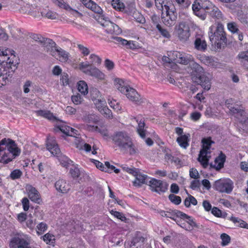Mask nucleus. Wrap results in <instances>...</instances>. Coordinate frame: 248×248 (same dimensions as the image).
Wrapping results in <instances>:
<instances>
[{"instance_id":"nucleus-1","label":"nucleus","mask_w":248,"mask_h":248,"mask_svg":"<svg viewBox=\"0 0 248 248\" xmlns=\"http://www.w3.org/2000/svg\"><path fill=\"white\" fill-rule=\"evenodd\" d=\"M194 14L202 20H205L208 14L212 18L221 19L223 15L219 9L208 0H195L192 4Z\"/></svg>"},{"instance_id":"nucleus-2","label":"nucleus","mask_w":248,"mask_h":248,"mask_svg":"<svg viewBox=\"0 0 248 248\" xmlns=\"http://www.w3.org/2000/svg\"><path fill=\"white\" fill-rule=\"evenodd\" d=\"M20 153V150L15 142L10 139L0 141V162L7 164Z\"/></svg>"},{"instance_id":"nucleus-3","label":"nucleus","mask_w":248,"mask_h":248,"mask_svg":"<svg viewBox=\"0 0 248 248\" xmlns=\"http://www.w3.org/2000/svg\"><path fill=\"white\" fill-rule=\"evenodd\" d=\"M188 69L194 82L200 85L205 90L208 91L211 88V78L209 74H204L201 66L193 60L189 63Z\"/></svg>"},{"instance_id":"nucleus-4","label":"nucleus","mask_w":248,"mask_h":248,"mask_svg":"<svg viewBox=\"0 0 248 248\" xmlns=\"http://www.w3.org/2000/svg\"><path fill=\"white\" fill-rule=\"evenodd\" d=\"M112 141L120 150L124 153L132 155L137 153L132 140L128 133L124 131H119L115 133L112 136Z\"/></svg>"},{"instance_id":"nucleus-5","label":"nucleus","mask_w":248,"mask_h":248,"mask_svg":"<svg viewBox=\"0 0 248 248\" xmlns=\"http://www.w3.org/2000/svg\"><path fill=\"white\" fill-rule=\"evenodd\" d=\"M209 32V38L212 46L216 49L224 47L227 43V37L222 24L211 26Z\"/></svg>"},{"instance_id":"nucleus-6","label":"nucleus","mask_w":248,"mask_h":248,"mask_svg":"<svg viewBox=\"0 0 248 248\" xmlns=\"http://www.w3.org/2000/svg\"><path fill=\"white\" fill-rule=\"evenodd\" d=\"M225 105L229 109V115L234 117L240 124H245L248 120V115L242 105L234 103L232 99L225 101Z\"/></svg>"},{"instance_id":"nucleus-7","label":"nucleus","mask_w":248,"mask_h":248,"mask_svg":"<svg viewBox=\"0 0 248 248\" xmlns=\"http://www.w3.org/2000/svg\"><path fill=\"white\" fill-rule=\"evenodd\" d=\"M202 142V148L200 152L198 160L200 162L203 168H206L209 165V159L210 156L208 155L210 153L209 151L211 148L212 143L214 142L211 140V138L207 139L203 138Z\"/></svg>"},{"instance_id":"nucleus-8","label":"nucleus","mask_w":248,"mask_h":248,"mask_svg":"<svg viewBox=\"0 0 248 248\" xmlns=\"http://www.w3.org/2000/svg\"><path fill=\"white\" fill-rule=\"evenodd\" d=\"M78 68L84 74L93 77L98 80H103L105 78V74L88 62H80L78 64Z\"/></svg>"},{"instance_id":"nucleus-9","label":"nucleus","mask_w":248,"mask_h":248,"mask_svg":"<svg viewBox=\"0 0 248 248\" xmlns=\"http://www.w3.org/2000/svg\"><path fill=\"white\" fill-rule=\"evenodd\" d=\"M214 187L221 193L230 194L233 188V183L230 179H220L215 182Z\"/></svg>"},{"instance_id":"nucleus-10","label":"nucleus","mask_w":248,"mask_h":248,"mask_svg":"<svg viewBox=\"0 0 248 248\" xmlns=\"http://www.w3.org/2000/svg\"><path fill=\"white\" fill-rule=\"evenodd\" d=\"M173 7L169 9L162 10V19L164 24L168 26H171L175 24L177 19V13L173 10Z\"/></svg>"},{"instance_id":"nucleus-11","label":"nucleus","mask_w":248,"mask_h":248,"mask_svg":"<svg viewBox=\"0 0 248 248\" xmlns=\"http://www.w3.org/2000/svg\"><path fill=\"white\" fill-rule=\"evenodd\" d=\"M99 20L101 25L105 28L108 33L119 34L122 32L121 29L118 25L107 20L104 15L101 16V18Z\"/></svg>"},{"instance_id":"nucleus-12","label":"nucleus","mask_w":248,"mask_h":248,"mask_svg":"<svg viewBox=\"0 0 248 248\" xmlns=\"http://www.w3.org/2000/svg\"><path fill=\"white\" fill-rule=\"evenodd\" d=\"M150 189L159 194L165 192L168 189V184L160 180L151 179L148 182Z\"/></svg>"},{"instance_id":"nucleus-13","label":"nucleus","mask_w":248,"mask_h":248,"mask_svg":"<svg viewBox=\"0 0 248 248\" xmlns=\"http://www.w3.org/2000/svg\"><path fill=\"white\" fill-rule=\"evenodd\" d=\"M125 90L126 91L123 93L131 101L137 105H140L144 102V99L140 97V95L134 88L128 86Z\"/></svg>"},{"instance_id":"nucleus-14","label":"nucleus","mask_w":248,"mask_h":248,"mask_svg":"<svg viewBox=\"0 0 248 248\" xmlns=\"http://www.w3.org/2000/svg\"><path fill=\"white\" fill-rule=\"evenodd\" d=\"M91 98L99 111L106 106V100L101 97L99 92L96 89L91 92Z\"/></svg>"},{"instance_id":"nucleus-15","label":"nucleus","mask_w":248,"mask_h":248,"mask_svg":"<svg viewBox=\"0 0 248 248\" xmlns=\"http://www.w3.org/2000/svg\"><path fill=\"white\" fill-rule=\"evenodd\" d=\"M44 50L51 56L56 57V51L59 46L52 39L46 38L42 44Z\"/></svg>"},{"instance_id":"nucleus-16","label":"nucleus","mask_w":248,"mask_h":248,"mask_svg":"<svg viewBox=\"0 0 248 248\" xmlns=\"http://www.w3.org/2000/svg\"><path fill=\"white\" fill-rule=\"evenodd\" d=\"M17 58L15 55L11 54V56L7 59L5 64L3 63L4 67V70H7L8 72H11L13 74L14 71L17 67L18 64Z\"/></svg>"},{"instance_id":"nucleus-17","label":"nucleus","mask_w":248,"mask_h":248,"mask_svg":"<svg viewBox=\"0 0 248 248\" xmlns=\"http://www.w3.org/2000/svg\"><path fill=\"white\" fill-rule=\"evenodd\" d=\"M177 33L179 39L182 42L186 41L190 36L188 28L183 23L179 25L177 29Z\"/></svg>"},{"instance_id":"nucleus-18","label":"nucleus","mask_w":248,"mask_h":248,"mask_svg":"<svg viewBox=\"0 0 248 248\" xmlns=\"http://www.w3.org/2000/svg\"><path fill=\"white\" fill-rule=\"evenodd\" d=\"M46 147L47 150L53 155L58 156L61 153L60 149L53 137H49L47 138Z\"/></svg>"},{"instance_id":"nucleus-19","label":"nucleus","mask_w":248,"mask_h":248,"mask_svg":"<svg viewBox=\"0 0 248 248\" xmlns=\"http://www.w3.org/2000/svg\"><path fill=\"white\" fill-rule=\"evenodd\" d=\"M54 130L56 132L61 131L65 135L71 137L74 136V134H76V132H77V130L66 125L63 122H61L60 124H58Z\"/></svg>"},{"instance_id":"nucleus-20","label":"nucleus","mask_w":248,"mask_h":248,"mask_svg":"<svg viewBox=\"0 0 248 248\" xmlns=\"http://www.w3.org/2000/svg\"><path fill=\"white\" fill-rule=\"evenodd\" d=\"M25 11V13L33 16L34 18L40 19L41 14L40 8L36 5H27L22 9Z\"/></svg>"},{"instance_id":"nucleus-21","label":"nucleus","mask_w":248,"mask_h":248,"mask_svg":"<svg viewBox=\"0 0 248 248\" xmlns=\"http://www.w3.org/2000/svg\"><path fill=\"white\" fill-rule=\"evenodd\" d=\"M26 189L30 199L32 202L39 203L40 200V194L36 188L31 185H28L26 186Z\"/></svg>"},{"instance_id":"nucleus-22","label":"nucleus","mask_w":248,"mask_h":248,"mask_svg":"<svg viewBox=\"0 0 248 248\" xmlns=\"http://www.w3.org/2000/svg\"><path fill=\"white\" fill-rule=\"evenodd\" d=\"M236 59L244 65L248 63V44L246 43L242 46V50L238 54Z\"/></svg>"},{"instance_id":"nucleus-23","label":"nucleus","mask_w":248,"mask_h":248,"mask_svg":"<svg viewBox=\"0 0 248 248\" xmlns=\"http://www.w3.org/2000/svg\"><path fill=\"white\" fill-rule=\"evenodd\" d=\"M55 186L57 191L63 194L67 193L70 189L69 184L63 179L57 181Z\"/></svg>"},{"instance_id":"nucleus-24","label":"nucleus","mask_w":248,"mask_h":248,"mask_svg":"<svg viewBox=\"0 0 248 248\" xmlns=\"http://www.w3.org/2000/svg\"><path fill=\"white\" fill-rule=\"evenodd\" d=\"M226 160V155L222 153L216 158L214 163H211V168H215L216 170H220L224 167V164Z\"/></svg>"},{"instance_id":"nucleus-25","label":"nucleus","mask_w":248,"mask_h":248,"mask_svg":"<svg viewBox=\"0 0 248 248\" xmlns=\"http://www.w3.org/2000/svg\"><path fill=\"white\" fill-rule=\"evenodd\" d=\"M70 57L69 53L66 51L64 50L60 46L57 49L56 51V59L62 62H67Z\"/></svg>"},{"instance_id":"nucleus-26","label":"nucleus","mask_w":248,"mask_h":248,"mask_svg":"<svg viewBox=\"0 0 248 248\" xmlns=\"http://www.w3.org/2000/svg\"><path fill=\"white\" fill-rule=\"evenodd\" d=\"M112 38L115 41V42L126 46L127 48L134 49L137 48V46L132 41H128L121 37L117 36L112 37Z\"/></svg>"},{"instance_id":"nucleus-27","label":"nucleus","mask_w":248,"mask_h":248,"mask_svg":"<svg viewBox=\"0 0 248 248\" xmlns=\"http://www.w3.org/2000/svg\"><path fill=\"white\" fill-rule=\"evenodd\" d=\"M189 134H186L184 135H181V136H179L176 139V141L178 143L179 145L184 149H186L189 146Z\"/></svg>"},{"instance_id":"nucleus-28","label":"nucleus","mask_w":248,"mask_h":248,"mask_svg":"<svg viewBox=\"0 0 248 248\" xmlns=\"http://www.w3.org/2000/svg\"><path fill=\"white\" fill-rule=\"evenodd\" d=\"M155 4L157 8L161 11L170 7H173L170 0H155Z\"/></svg>"},{"instance_id":"nucleus-29","label":"nucleus","mask_w":248,"mask_h":248,"mask_svg":"<svg viewBox=\"0 0 248 248\" xmlns=\"http://www.w3.org/2000/svg\"><path fill=\"white\" fill-rule=\"evenodd\" d=\"M52 1L60 8L64 9L67 11H73L78 14L80 16L82 15L78 11L73 9L68 4L64 2V0H52Z\"/></svg>"},{"instance_id":"nucleus-30","label":"nucleus","mask_w":248,"mask_h":248,"mask_svg":"<svg viewBox=\"0 0 248 248\" xmlns=\"http://www.w3.org/2000/svg\"><path fill=\"white\" fill-rule=\"evenodd\" d=\"M136 178L135 180L133 182L134 186H140L142 184H146L148 185V180H147V176L146 175H142L138 172L137 174L135 176Z\"/></svg>"},{"instance_id":"nucleus-31","label":"nucleus","mask_w":248,"mask_h":248,"mask_svg":"<svg viewBox=\"0 0 248 248\" xmlns=\"http://www.w3.org/2000/svg\"><path fill=\"white\" fill-rule=\"evenodd\" d=\"M135 119H136V121L138 124L137 131L139 134L142 138H144L145 137V130H144L145 123L144 119L141 118L140 119L139 117H138L135 118Z\"/></svg>"},{"instance_id":"nucleus-32","label":"nucleus","mask_w":248,"mask_h":248,"mask_svg":"<svg viewBox=\"0 0 248 248\" xmlns=\"http://www.w3.org/2000/svg\"><path fill=\"white\" fill-rule=\"evenodd\" d=\"M195 48L198 50L204 51L207 48V44L204 39L197 37L194 41Z\"/></svg>"},{"instance_id":"nucleus-33","label":"nucleus","mask_w":248,"mask_h":248,"mask_svg":"<svg viewBox=\"0 0 248 248\" xmlns=\"http://www.w3.org/2000/svg\"><path fill=\"white\" fill-rule=\"evenodd\" d=\"M177 215L178 214V216H179L180 218L185 220L186 224L190 225L192 227V230L194 227L196 226V224L195 222L194 221L191 217L188 216L182 212H177Z\"/></svg>"},{"instance_id":"nucleus-34","label":"nucleus","mask_w":248,"mask_h":248,"mask_svg":"<svg viewBox=\"0 0 248 248\" xmlns=\"http://www.w3.org/2000/svg\"><path fill=\"white\" fill-rule=\"evenodd\" d=\"M13 74L11 72H8L7 70H3V74L0 76V84L1 85H6L12 77Z\"/></svg>"},{"instance_id":"nucleus-35","label":"nucleus","mask_w":248,"mask_h":248,"mask_svg":"<svg viewBox=\"0 0 248 248\" xmlns=\"http://www.w3.org/2000/svg\"><path fill=\"white\" fill-rule=\"evenodd\" d=\"M86 128L89 131L95 130L100 133L104 137H108V130L105 128H99L97 126L94 125L87 124L86 125Z\"/></svg>"},{"instance_id":"nucleus-36","label":"nucleus","mask_w":248,"mask_h":248,"mask_svg":"<svg viewBox=\"0 0 248 248\" xmlns=\"http://www.w3.org/2000/svg\"><path fill=\"white\" fill-rule=\"evenodd\" d=\"M37 115L42 116L50 120H56V118L53 116L50 111L47 110H39L35 112Z\"/></svg>"},{"instance_id":"nucleus-37","label":"nucleus","mask_w":248,"mask_h":248,"mask_svg":"<svg viewBox=\"0 0 248 248\" xmlns=\"http://www.w3.org/2000/svg\"><path fill=\"white\" fill-rule=\"evenodd\" d=\"M176 55L177 56V59H176V62H177L182 63L183 64H189L191 61H193L191 57H189V58L185 57L182 54L180 53L176 52Z\"/></svg>"},{"instance_id":"nucleus-38","label":"nucleus","mask_w":248,"mask_h":248,"mask_svg":"<svg viewBox=\"0 0 248 248\" xmlns=\"http://www.w3.org/2000/svg\"><path fill=\"white\" fill-rule=\"evenodd\" d=\"M114 82L116 88L122 93L125 92V89L129 86L126 85L124 81L120 78H115Z\"/></svg>"},{"instance_id":"nucleus-39","label":"nucleus","mask_w":248,"mask_h":248,"mask_svg":"<svg viewBox=\"0 0 248 248\" xmlns=\"http://www.w3.org/2000/svg\"><path fill=\"white\" fill-rule=\"evenodd\" d=\"M78 90L82 95H86L88 93V87L83 80H80L77 84Z\"/></svg>"},{"instance_id":"nucleus-40","label":"nucleus","mask_w":248,"mask_h":248,"mask_svg":"<svg viewBox=\"0 0 248 248\" xmlns=\"http://www.w3.org/2000/svg\"><path fill=\"white\" fill-rule=\"evenodd\" d=\"M83 120L84 122L89 124H93V125L96 124L98 121L97 116L94 114H89L85 115L83 117Z\"/></svg>"},{"instance_id":"nucleus-41","label":"nucleus","mask_w":248,"mask_h":248,"mask_svg":"<svg viewBox=\"0 0 248 248\" xmlns=\"http://www.w3.org/2000/svg\"><path fill=\"white\" fill-rule=\"evenodd\" d=\"M41 17H45L50 19H55L58 18V14L53 12L50 10H48L47 12L42 11H41Z\"/></svg>"},{"instance_id":"nucleus-42","label":"nucleus","mask_w":248,"mask_h":248,"mask_svg":"<svg viewBox=\"0 0 248 248\" xmlns=\"http://www.w3.org/2000/svg\"><path fill=\"white\" fill-rule=\"evenodd\" d=\"M188 197L186 198L184 201V204L186 207H189L190 204H192L193 205L197 204V200L192 195L189 194L187 192Z\"/></svg>"},{"instance_id":"nucleus-43","label":"nucleus","mask_w":248,"mask_h":248,"mask_svg":"<svg viewBox=\"0 0 248 248\" xmlns=\"http://www.w3.org/2000/svg\"><path fill=\"white\" fill-rule=\"evenodd\" d=\"M165 159L166 161L171 163L173 162L176 165H180L181 164V161L180 159L178 157L173 156L170 154H166L165 156Z\"/></svg>"},{"instance_id":"nucleus-44","label":"nucleus","mask_w":248,"mask_h":248,"mask_svg":"<svg viewBox=\"0 0 248 248\" xmlns=\"http://www.w3.org/2000/svg\"><path fill=\"white\" fill-rule=\"evenodd\" d=\"M156 28L158 30L159 33L164 38L169 39L171 35L167 29L163 28L159 24H157Z\"/></svg>"},{"instance_id":"nucleus-45","label":"nucleus","mask_w":248,"mask_h":248,"mask_svg":"<svg viewBox=\"0 0 248 248\" xmlns=\"http://www.w3.org/2000/svg\"><path fill=\"white\" fill-rule=\"evenodd\" d=\"M90 59L91 60V62L92 65H100L102 62V59L97 55L94 54H92L90 56Z\"/></svg>"},{"instance_id":"nucleus-46","label":"nucleus","mask_w":248,"mask_h":248,"mask_svg":"<svg viewBox=\"0 0 248 248\" xmlns=\"http://www.w3.org/2000/svg\"><path fill=\"white\" fill-rule=\"evenodd\" d=\"M230 220L235 224L237 223V222H240V224L237 225L238 226L248 229V224L246 223V222L240 218L232 217L230 218Z\"/></svg>"},{"instance_id":"nucleus-47","label":"nucleus","mask_w":248,"mask_h":248,"mask_svg":"<svg viewBox=\"0 0 248 248\" xmlns=\"http://www.w3.org/2000/svg\"><path fill=\"white\" fill-rule=\"evenodd\" d=\"M43 240L47 244H52L55 243V236L49 233H46L43 237Z\"/></svg>"},{"instance_id":"nucleus-48","label":"nucleus","mask_w":248,"mask_h":248,"mask_svg":"<svg viewBox=\"0 0 248 248\" xmlns=\"http://www.w3.org/2000/svg\"><path fill=\"white\" fill-rule=\"evenodd\" d=\"M228 30L233 33H239V30L237 24L234 22H230L227 24Z\"/></svg>"},{"instance_id":"nucleus-49","label":"nucleus","mask_w":248,"mask_h":248,"mask_svg":"<svg viewBox=\"0 0 248 248\" xmlns=\"http://www.w3.org/2000/svg\"><path fill=\"white\" fill-rule=\"evenodd\" d=\"M176 223L180 226L181 227L185 229L187 231L192 230V227L189 225H187L185 220L183 219H180L179 220L177 219L175 221Z\"/></svg>"},{"instance_id":"nucleus-50","label":"nucleus","mask_w":248,"mask_h":248,"mask_svg":"<svg viewBox=\"0 0 248 248\" xmlns=\"http://www.w3.org/2000/svg\"><path fill=\"white\" fill-rule=\"evenodd\" d=\"M112 5L114 8L118 9L120 11L124 9V3L121 2L120 0H113L112 1Z\"/></svg>"},{"instance_id":"nucleus-51","label":"nucleus","mask_w":248,"mask_h":248,"mask_svg":"<svg viewBox=\"0 0 248 248\" xmlns=\"http://www.w3.org/2000/svg\"><path fill=\"white\" fill-rule=\"evenodd\" d=\"M220 238L221 239V245L225 246L228 245L231 241V238L229 235L226 233H222L221 234Z\"/></svg>"},{"instance_id":"nucleus-52","label":"nucleus","mask_w":248,"mask_h":248,"mask_svg":"<svg viewBox=\"0 0 248 248\" xmlns=\"http://www.w3.org/2000/svg\"><path fill=\"white\" fill-rule=\"evenodd\" d=\"M110 213L111 215H113L115 217L120 219L121 220L124 222H126L127 218L123 213L118 211H113L112 210L110 211Z\"/></svg>"},{"instance_id":"nucleus-53","label":"nucleus","mask_w":248,"mask_h":248,"mask_svg":"<svg viewBox=\"0 0 248 248\" xmlns=\"http://www.w3.org/2000/svg\"><path fill=\"white\" fill-rule=\"evenodd\" d=\"M22 171L18 169L12 171L10 174V177L13 180L19 179L22 175Z\"/></svg>"},{"instance_id":"nucleus-54","label":"nucleus","mask_w":248,"mask_h":248,"mask_svg":"<svg viewBox=\"0 0 248 248\" xmlns=\"http://www.w3.org/2000/svg\"><path fill=\"white\" fill-rule=\"evenodd\" d=\"M47 229V225L46 223L41 222L37 226V232L38 234H42Z\"/></svg>"},{"instance_id":"nucleus-55","label":"nucleus","mask_w":248,"mask_h":248,"mask_svg":"<svg viewBox=\"0 0 248 248\" xmlns=\"http://www.w3.org/2000/svg\"><path fill=\"white\" fill-rule=\"evenodd\" d=\"M169 199L172 202L176 205H178L181 202V197L174 194H170L169 196Z\"/></svg>"},{"instance_id":"nucleus-56","label":"nucleus","mask_w":248,"mask_h":248,"mask_svg":"<svg viewBox=\"0 0 248 248\" xmlns=\"http://www.w3.org/2000/svg\"><path fill=\"white\" fill-rule=\"evenodd\" d=\"M91 10L93 12L99 15V19L101 18V16L103 15L102 14L103 10L101 8V7L99 6H98L96 3H94V4H93V6H92V8H91Z\"/></svg>"},{"instance_id":"nucleus-57","label":"nucleus","mask_w":248,"mask_h":248,"mask_svg":"<svg viewBox=\"0 0 248 248\" xmlns=\"http://www.w3.org/2000/svg\"><path fill=\"white\" fill-rule=\"evenodd\" d=\"M100 112L106 117L111 118L112 117L111 110L106 106Z\"/></svg>"},{"instance_id":"nucleus-58","label":"nucleus","mask_w":248,"mask_h":248,"mask_svg":"<svg viewBox=\"0 0 248 248\" xmlns=\"http://www.w3.org/2000/svg\"><path fill=\"white\" fill-rule=\"evenodd\" d=\"M71 99L73 102L76 105L80 104L83 100L81 95L78 93L75 95H73L71 97Z\"/></svg>"},{"instance_id":"nucleus-59","label":"nucleus","mask_w":248,"mask_h":248,"mask_svg":"<svg viewBox=\"0 0 248 248\" xmlns=\"http://www.w3.org/2000/svg\"><path fill=\"white\" fill-rule=\"evenodd\" d=\"M78 47L81 52V53L84 56H87L90 54V50L88 48L84 46L79 44L78 45Z\"/></svg>"},{"instance_id":"nucleus-60","label":"nucleus","mask_w":248,"mask_h":248,"mask_svg":"<svg viewBox=\"0 0 248 248\" xmlns=\"http://www.w3.org/2000/svg\"><path fill=\"white\" fill-rule=\"evenodd\" d=\"M177 212H181L180 211L175 210H172L171 212H167V217H166L170 218L176 221L177 220L176 218H174V216H176L177 217H179V216H178V214L177 215Z\"/></svg>"},{"instance_id":"nucleus-61","label":"nucleus","mask_w":248,"mask_h":248,"mask_svg":"<svg viewBox=\"0 0 248 248\" xmlns=\"http://www.w3.org/2000/svg\"><path fill=\"white\" fill-rule=\"evenodd\" d=\"M134 17L137 22L143 24L145 22V19L142 15L140 14H135L134 15Z\"/></svg>"},{"instance_id":"nucleus-62","label":"nucleus","mask_w":248,"mask_h":248,"mask_svg":"<svg viewBox=\"0 0 248 248\" xmlns=\"http://www.w3.org/2000/svg\"><path fill=\"white\" fill-rule=\"evenodd\" d=\"M61 81L63 86H66L69 84L68 75L65 73H63L61 78Z\"/></svg>"},{"instance_id":"nucleus-63","label":"nucleus","mask_w":248,"mask_h":248,"mask_svg":"<svg viewBox=\"0 0 248 248\" xmlns=\"http://www.w3.org/2000/svg\"><path fill=\"white\" fill-rule=\"evenodd\" d=\"M70 172L73 178L78 177L80 174L79 169L76 167L71 168L70 170Z\"/></svg>"},{"instance_id":"nucleus-64","label":"nucleus","mask_w":248,"mask_h":248,"mask_svg":"<svg viewBox=\"0 0 248 248\" xmlns=\"http://www.w3.org/2000/svg\"><path fill=\"white\" fill-rule=\"evenodd\" d=\"M105 66L108 70H111L114 67V64L112 61L106 59L105 61Z\"/></svg>"}]
</instances>
